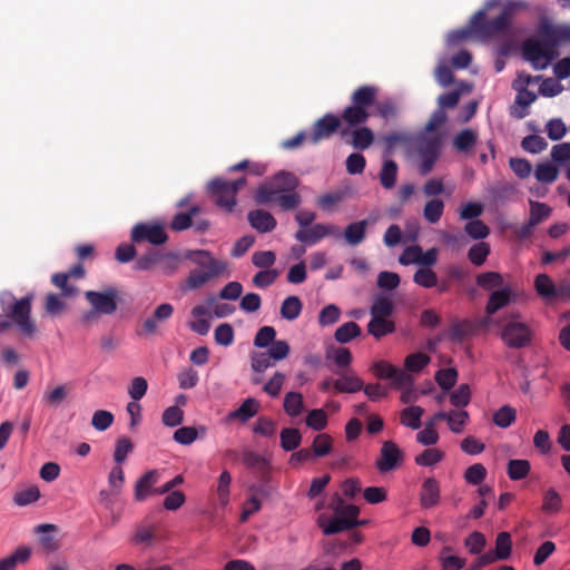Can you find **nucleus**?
<instances>
[{"label":"nucleus","mask_w":570,"mask_h":570,"mask_svg":"<svg viewBox=\"0 0 570 570\" xmlns=\"http://www.w3.org/2000/svg\"><path fill=\"white\" fill-rule=\"evenodd\" d=\"M436 258L438 250L435 248H431L423 253L420 246L413 245L404 249L399 261L402 265L420 264L430 266L436 262Z\"/></svg>","instance_id":"f8f14e48"},{"label":"nucleus","mask_w":570,"mask_h":570,"mask_svg":"<svg viewBox=\"0 0 570 570\" xmlns=\"http://www.w3.org/2000/svg\"><path fill=\"white\" fill-rule=\"evenodd\" d=\"M373 372L376 377L390 379L395 386H407L411 384V376L386 361L374 364Z\"/></svg>","instance_id":"ddd939ff"},{"label":"nucleus","mask_w":570,"mask_h":570,"mask_svg":"<svg viewBox=\"0 0 570 570\" xmlns=\"http://www.w3.org/2000/svg\"><path fill=\"white\" fill-rule=\"evenodd\" d=\"M534 288L537 293L546 298L552 299L557 296V289L552 279L546 274H539L534 279Z\"/></svg>","instance_id":"c756f323"},{"label":"nucleus","mask_w":570,"mask_h":570,"mask_svg":"<svg viewBox=\"0 0 570 570\" xmlns=\"http://www.w3.org/2000/svg\"><path fill=\"white\" fill-rule=\"evenodd\" d=\"M511 296L512 291L509 287H504L502 289L493 292L487 305L488 314H493L498 309L504 307L510 302Z\"/></svg>","instance_id":"cd10ccee"},{"label":"nucleus","mask_w":570,"mask_h":570,"mask_svg":"<svg viewBox=\"0 0 570 570\" xmlns=\"http://www.w3.org/2000/svg\"><path fill=\"white\" fill-rule=\"evenodd\" d=\"M414 282L422 287L431 288L436 285L438 278L431 268L422 267L414 274Z\"/></svg>","instance_id":"bf43d9fd"},{"label":"nucleus","mask_w":570,"mask_h":570,"mask_svg":"<svg viewBox=\"0 0 570 570\" xmlns=\"http://www.w3.org/2000/svg\"><path fill=\"white\" fill-rule=\"evenodd\" d=\"M297 185L293 174L282 171L258 187L255 200L259 204L275 203L283 209L295 208L299 204V196L295 193Z\"/></svg>","instance_id":"f257e3e1"},{"label":"nucleus","mask_w":570,"mask_h":570,"mask_svg":"<svg viewBox=\"0 0 570 570\" xmlns=\"http://www.w3.org/2000/svg\"><path fill=\"white\" fill-rule=\"evenodd\" d=\"M423 409L420 406H409L401 411L400 421L403 425L417 430L421 426Z\"/></svg>","instance_id":"c85d7f7f"},{"label":"nucleus","mask_w":570,"mask_h":570,"mask_svg":"<svg viewBox=\"0 0 570 570\" xmlns=\"http://www.w3.org/2000/svg\"><path fill=\"white\" fill-rule=\"evenodd\" d=\"M70 275L68 274H55L52 276V283L55 286L61 289L63 297H72L77 294V288L69 283Z\"/></svg>","instance_id":"13d9d810"},{"label":"nucleus","mask_w":570,"mask_h":570,"mask_svg":"<svg viewBox=\"0 0 570 570\" xmlns=\"http://www.w3.org/2000/svg\"><path fill=\"white\" fill-rule=\"evenodd\" d=\"M444 209V204L440 199H432L426 203L424 207V217L430 223H436L440 220Z\"/></svg>","instance_id":"6e6d98bb"},{"label":"nucleus","mask_w":570,"mask_h":570,"mask_svg":"<svg viewBox=\"0 0 570 570\" xmlns=\"http://www.w3.org/2000/svg\"><path fill=\"white\" fill-rule=\"evenodd\" d=\"M132 449L134 445L128 438L124 436L118 439L114 452V459L117 462V464L124 463L128 454L131 453Z\"/></svg>","instance_id":"680f3d73"},{"label":"nucleus","mask_w":570,"mask_h":570,"mask_svg":"<svg viewBox=\"0 0 570 570\" xmlns=\"http://www.w3.org/2000/svg\"><path fill=\"white\" fill-rule=\"evenodd\" d=\"M531 471V464L524 459H513L508 462L507 473L510 480L520 481L525 479Z\"/></svg>","instance_id":"b1692460"},{"label":"nucleus","mask_w":570,"mask_h":570,"mask_svg":"<svg viewBox=\"0 0 570 570\" xmlns=\"http://www.w3.org/2000/svg\"><path fill=\"white\" fill-rule=\"evenodd\" d=\"M450 548H443L440 554V563L443 570H461L465 566L463 558L449 554Z\"/></svg>","instance_id":"37998d69"},{"label":"nucleus","mask_w":570,"mask_h":570,"mask_svg":"<svg viewBox=\"0 0 570 570\" xmlns=\"http://www.w3.org/2000/svg\"><path fill=\"white\" fill-rule=\"evenodd\" d=\"M502 282V276L495 272L480 274L476 278L478 285L484 289H492L494 287L501 286Z\"/></svg>","instance_id":"338daca9"},{"label":"nucleus","mask_w":570,"mask_h":570,"mask_svg":"<svg viewBox=\"0 0 570 570\" xmlns=\"http://www.w3.org/2000/svg\"><path fill=\"white\" fill-rule=\"evenodd\" d=\"M561 498L553 489L548 490L543 495L542 510L546 513L552 514L560 510Z\"/></svg>","instance_id":"5fc2aeb1"},{"label":"nucleus","mask_w":570,"mask_h":570,"mask_svg":"<svg viewBox=\"0 0 570 570\" xmlns=\"http://www.w3.org/2000/svg\"><path fill=\"white\" fill-rule=\"evenodd\" d=\"M374 141V134L373 131L367 127H361L351 132V140L350 144L355 149H366L368 148Z\"/></svg>","instance_id":"393cba45"},{"label":"nucleus","mask_w":570,"mask_h":570,"mask_svg":"<svg viewBox=\"0 0 570 570\" xmlns=\"http://www.w3.org/2000/svg\"><path fill=\"white\" fill-rule=\"evenodd\" d=\"M468 421H469V414L466 411L454 410V411H450L448 425L452 432L461 433L464 430V426L466 425Z\"/></svg>","instance_id":"09e8293b"},{"label":"nucleus","mask_w":570,"mask_h":570,"mask_svg":"<svg viewBox=\"0 0 570 570\" xmlns=\"http://www.w3.org/2000/svg\"><path fill=\"white\" fill-rule=\"evenodd\" d=\"M493 552L500 560H507L512 552V540L508 532H500L495 539V547Z\"/></svg>","instance_id":"f704fd0d"},{"label":"nucleus","mask_w":570,"mask_h":570,"mask_svg":"<svg viewBox=\"0 0 570 570\" xmlns=\"http://www.w3.org/2000/svg\"><path fill=\"white\" fill-rule=\"evenodd\" d=\"M501 338L510 347H521L530 342L531 330L527 324L511 320L503 326Z\"/></svg>","instance_id":"6e6552de"},{"label":"nucleus","mask_w":570,"mask_h":570,"mask_svg":"<svg viewBox=\"0 0 570 570\" xmlns=\"http://www.w3.org/2000/svg\"><path fill=\"white\" fill-rule=\"evenodd\" d=\"M190 259L199 266L189 273L185 286L188 289H196L205 285L212 278L224 274L227 271V263L215 259L205 250L194 252Z\"/></svg>","instance_id":"7ed1b4c3"},{"label":"nucleus","mask_w":570,"mask_h":570,"mask_svg":"<svg viewBox=\"0 0 570 570\" xmlns=\"http://www.w3.org/2000/svg\"><path fill=\"white\" fill-rule=\"evenodd\" d=\"M31 313V297H23L16 301L11 306L8 316L19 327L21 333L26 336H32L36 333V326L30 320Z\"/></svg>","instance_id":"0eeeda50"},{"label":"nucleus","mask_w":570,"mask_h":570,"mask_svg":"<svg viewBox=\"0 0 570 570\" xmlns=\"http://www.w3.org/2000/svg\"><path fill=\"white\" fill-rule=\"evenodd\" d=\"M430 362V357L424 353H414L405 358L404 365L409 372H419Z\"/></svg>","instance_id":"e2e57ef3"},{"label":"nucleus","mask_w":570,"mask_h":570,"mask_svg":"<svg viewBox=\"0 0 570 570\" xmlns=\"http://www.w3.org/2000/svg\"><path fill=\"white\" fill-rule=\"evenodd\" d=\"M161 420L166 426H177L184 420V411L179 406H169L164 411Z\"/></svg>","instance_id":"774afa93"},{"label":"nucleus","mask_w":570,"mask_h":570,"mask_svg":"<svg viewBox=\"0 0 570 570\" xmlns=\"http://www.w3.org/2000/svg\"><path fill=\"white\" fill-rule=\"evenodd\" d=\"M517 419V411L510 405L500 407L493 414V422L495 425L505 429L509 428Z\"/></svg>","instance_id":"58836bf2"},{"label":"nucleus","mask_w":570,"mask_h":570,"mask_svg":"<svg viewBox=\"0 0 570 570\" xmlns=\"http://www.w3.org/2000/svg\"><path fill=\"white\" fill-rule=\"evenodd\" d=\"M370 114L366 109L352 102L342 114V119L350 126H357L367 120Z\"/></svg>","instance_id":"bb28decb"},{"label":"nucleus","mask_w":570,"mask_h":570,"mask_svg":"<svg viewBox=\"0 0 570 570\" xmlns=\"http://www.w3.org/2000/svg\"><path fill=\"white\" fill-rule=\"evenodd\" d=\"M244 185V178L233 181L216 179L210 183L209 189L215 204L225 212L230 213L236 205V194Z\"/></svg>","instance_id":"39448f33"},{"label":"nucleus","mask_w":570,"mask_h":570,"mask_svg":"<svg viewBox=\"0 0 570 570\" xmlns=\"http://www.w3.org/2000/svg\"><path fill=\"white\" fill-rule=\"evenodd\" d=\"M551 208L546 204L531 202L530 203V225L534 226L550 216Z\"/></svg>","instance_id":"8fccbe9b"},{"label":"nucleus","mask_w":570,"mask_h":570,"mask_svg":"<svg viewBox=\"0 0 570 570\" xmlns=\"http://www.w3.org/2000/svg\"><path fill=\"white\" fill-rule=\"evenodd\" d=\"M232 483V476L229 472L223 471L218 478L216 495L220 505L226 507L229 503V488Z\"/></svg>","instance_id":"e433bc0d"},{"label":"nucleus","mask_w":570,"mask_h":570,"mask_svg":"<svg viewBox=\"0 0 570 570\" xmlns=\"http://www.w3.org/2000/svg\"><path fill=\"white\" fill-rule=\"evenodd\" d=\"M487 469L481 463L470 465L464 472V480L472 485L481 484L487 478Z\"/></svg>","instance_id":"c03bdc74"},{"label":"nucleus","mask_w":570,"mask_h":570,"mask_svg":"<svg viewBox=\"0 0 570 570\" xmlns=\"http://www.w3.org/2000/svg\"><path fill=\"white\" fill-rule=\"evenodd\" d=\"M304 401L303 395L296 392H289L284 399V411L289 416H297L303 412Z\"/></svg>","instance_id":"72a5a7b5"},{"label":"nucleus","mask_w":570,"mask_h":570,"mask_svg":"<svg viewBox=\"0 0 570 570\" xmlns=\"http://www.w3.org/2000/svg\"><path fill=\"white\" fill-rule=\"evenodd\" d=\"M511 21V10L504 9L495 18L488 20L484 12L476 13L468 29L449 35V42L454 45L471 37L482 39L497 37L507 32Z\"/></svg>","instance_id":"f03ea898"},{"label":"nucleus","mask_w":570,"mask_h":570,"mask_svg":"<svg viewBox=\"0 0 570 570\" xmlns=\"http://www.w3.org/2000/svg\"><path fill=\"white\" fill-rule=\"evenodd\" d=\"M464 544L470 553L480 554L487 546V539L483 533L474 531L465 538Z\"/></svg>","instance_id":"49530a36"},{"label":"nucleus","mask_w":570,"mask_h":570,"mask_svg":"<svg viewBox=\"0 0 570 570\" xmlns=\"http://www.w3.org/2000/svg\"><path fill=\"white\" fill-rule=\"evenodd\" d=\"M114 422V415L109 411L99 410L92 415L91 424L98 431L107 430Z\"/></svg>","instance_id":"69168bd1"},{"label":"nucleus","mask_w":570,"mask_h":570,"mask_svg":"<svg viewBox=\"0 0 570 570\" xmlns=\"http://www.w3.org/2000/svg\"><path fill=\"white\" fill-rule=\"evenodd\" d=\"M40 498V490L37 485H29L18 491L14 495V502L19 505H27L36 502Z\"/></svg>","instance_id":"de8ad7c7"},{"label":"nucleus","mask_w":570,"mask_h":570,"mask_svg":"<svg viewBox=\"0 0 570 570\" xmlns=\"http://www.w3.org/2000/svg\"><path fill=\"white\" fill-rule=\"evenodd\" d=\"M445 458V452L439 448H429L415 458V463L421 466H432Z\"/></svg>","instance_id":"473e14b6"},{"label":"nucleus","mask_w":570,"mask_h":570,"mask_svg":"<svg viewBox=\"0 0 570 570\" xmlns=\"http://www.w3.org/2000/svg\"><path fill=\"white\" fill-rule=\"evenodd\" d=\"M366 226V220L348 225L344 233L346 242L351 245H356L361 243L365 236Z\"/></svg>","instance_id":"ea45409f"},{"label":"nucleus","mask_w":570,"mask_h":570,"mask_svg":"<svg viewBox=\"0 0 570 570\" xmlns=\"http://www.w3.org/2000/svg\"><path fill=\"white\" fill-rule=\"evenodd\" d=\"M341 309L335 304L323 307L318 314V324L322 327L333 325L340 320Z\"/></svg>","instance_id":"a18cd8bd"},{"label":"nucleus","mask_w":570,"mask_h":570,"mask_svg":"<svg viewBox=\"0 0 570 570\" xmlns=\"http://www.w3.org/2000/svg\"><path fill=\"white\" fill-rule=\"evenodd\" d=\"M305 423L314 431H323L328 424L327 413L323 409H315L307 413Z\"/></svg>","instance_id":"4c0bfd02"},{"label":"nucleus","mask_w":570,"mask_h":570,"mask_svg":"<svg viewBox=\"0 0 570 570\" xmlns=\"http://www.w3.org/2000/svg\"><path fill=\"white\" fill-rule=\"evenodd\" d=\"M376 96V87L362 86L353 92L352 102L367 110L375 102Z\"/></svg>","instance_id":"4be33fe9"},{"label":"nucleus","mask_w":570,"mask_h":570,"mask_svg":"<svg viewBox=\"0 0 570 570\" xmlns=\"http://www.w3.org/2000/svg\"><path fill=\"white\" fill-rule=\"evenodd\" d=\"M361 334L360 326L354 322L342 324L335 332V340L340 343H347Z\"/></svg>","instance_id":"a19ab883"},{"label":"nucleus","mask_w":570,"mask_h":570,"mask_svg":"<svg viewBox=\"0 0 570 570\" xmlns=\"http://www.w3.org/2000/svg\"><path fill=\"white\" fill-rule=\"evenodd\" d=\"M338 504L335 508L334 515L321 513L317 519L320 528L325 534H333L348 530L354 525L365 524V521H357L360 509L353 504H343L337 498Z\"/></svg>","instance_id":"20e7f679"},{"label":"nucleus","mask_w":570,"mask_h":570,"mask_svg":"<svg viewBox=\"0 0 570 570\" xmlns=\"http://www.w3.org/2000/svg\"><path fill=\"white\" fill-rule=\"evenodd\" d=\"M341 126V119L335 115H326L317 120L309 134V141L313 144L331 137Z\"/></svg>","instance_id":"4468645a"},{"label":"nucleus","mask_w":570,"mask_h":570,"mask_svg":"<svg viewBox=\"0 0 570 570\" xmlns=\"http://www.w3.org/2000/svg\"><path fill=\"white\" fill-rule=\"evenodd\" d=\"M401 458L399 448L393 442H385L382 446L377 466L381 471H389L395 466Z\"/></svg>","instance_id":"a211bd4d"},{"label":"nucleus","mask_w":570,"mask_h":570,"mask_svg":"<svg viewBox=\"0 0 570 570\" xmlns=\"http://www.w3.org/2000/svg\"><path fill=\"white\" fill-rule=\"evenodd\" d=\"M471 400V390L468 384H461L456 390H454L450 395V401L452 405L456 407L466 406Z\"/></svg>","instance_id":"603ef678"},{"label":"nucleus","mask_w":570,"mask_h":570,"mask_svg":"<svg viewBox=\"0 0 570 570\" xmlns=\"http://www.w3.org/2000/svg\"><path fill=\"white\" fill-rule=\"evenodd\" d=\"M397 167L392 160H385L381 170V183L385 188H392L395 184Z\"/></svg>","instance_id":"3c124183"},{"label":"nucleus","mask_w":570,"mask_h":570,"mask_svg":"<svg viewBox=\"0 0 570 570\" xmlns=\"http://www.w3.org/2000/svg\"><path fill=\"white\" fill-rule=\"evenodd\" d=\"M159 480V472L150 470L141 475L135 484V499L144 501L150 495L160 494L159 488H155Z\"/></svg>","instance_id":"2eb2a0df"},{"label":"nucleus","mask_w":570,"mask_h":570,"mask_svg":"<svg viewBox=\"0 0 570 570\" xmlns=\"http://www.w3.org/2000/svg\"><path fill=\"white\" fill-rule=\"evenodd\" d=\"M534 175L539 181L552 183L558 177V168L550 163L539 164Z\"/></svg>","instance_id":"864d4df0"},{"label":"nucleus","mask_w":570,"mask_h":570,"mask_svg":"<svg viewBox=\"0 0 570 570\" xmlns=\"http://www.w3.org/2000/svg\"><path fill=\"white\" fill-rule=\"evenodd\" d=\"M368 333L376 338H381L395 330L394 322L386 317L372 316L368 326Z\"/></svg>","instance_id":"5701e85b"},{"label":"nucleus","mask_w":570,"mask_h":570,"mask_svg":"<svg viewBox=\"0 0 570 570\" xmlns=\"http://www.w3.org/2000/svg\"><path fill=\"white\" fill-rule=\"evenodd\" d=\"M173 312H174V307L170 304H168V303L160 304L155 309L153 317L145 321L144 330L147 333L155 332V330L157 328V321L161 322V321L169 318L171 316Z\"/></svg>","instance_id":"a878e982"},{"label":"nucleus","mask_w":570,"mask_h":570,"mask_svg":"<svg viewBox=\"0 0 570 570\" xmlns=\"http://www.w3.org/2000/svg\"><path fill=\"white\" fill-rule=\"evenodd\" d=\"M302 441V435L297 429L287 428L281 432V445L285 451L296 449Z\"/></svg>","instance_id":"79ce46f5"},{"label":"nucleus","mask_w":570,"mask_h":570,"mask_svg":"<svg viewBox=\"0 0 570 570\" xmlns=\"http://www.w3.org/2000/svg\"><path fill=\"white\" fill-rule=\"evenodd\" d=\"M131 238L137 243L147 240L154 245H160L166 242L167 235L160 224H139L134 227Z\"/></svg>","instance_id":"1a4fd4ad"},{"label":"nucleus","mask_w":570,"mask_h":570,"mask_svg":"<svg viewBox=\"0 0 570 570\" xmlns=\"http://www.w3.org/2000/svg\"><path fill=\"white\" fill-rule=\"evenodd\" d=\"M30 556V548L26 546L19 547L8 557L0 559V570H14L18 564L27 562Z\"/></svg>","instance_id":"412c9836"},{"label":"nucleus","mask_w":570,"mask_h":570,"mask_svg":"<svg viewBox=\"0 0 570 570\" xmlns=\"http://www.w3.org/2000/svg\"><path fill=\"white\" fill-rule=\"evenodd\" d=\"M524 58L530 61L535 69L547 68L556 57V46L550 42H541L529 39L522 47Z\"/></svg>","instance_id":"423d86ee"},{"label":"nucleus","mask_w":570,"mask_h":570,"mask_svg":"<svg viewBox=\"0 0 570 570\" xmlns=\"http://www.w3.org/2000/svg\"><path fill=\"white\" fill-rule=\"evenodd\" d=\"M334 440L330 434H317L312 443L313 454L316 456H325L331 453Z\"/></svg>","instance_id":"c9c22d12"},{"label":"nucleus","mask_w":570,"mask_h":570,"mask_svg":"<svg viewBox=\"0 0 570 570\" xmlns=\"http://www.w3.org/2000/svg\"><path fill=\"white\" fill-rule=\"evenodd\" d=\"M336 393H356L364 387L362 379L352 371H346L333 382Z\"/></svg>","instance_id":"dca6fc26"},{"label":"nucleus","mask_w":570,"mask_h":570,"mask_svg":"<svg viewBox=\"0 0 570 570\" xmlns=\"http://www.w3.org/2000/svg\"><path fill=\"white\" fill-rule=\"evenodd\" d=\"M420 500L424 508H432L439 503L440 487L436 480L426 479L423 482Z\"/></svg>","instance_id":"6ab92c4d"},{"label":"nucleus","mask_w":570,"mask_h":570,"mask_svg":"<svg viewBox=\"0 0 570 570\" xmlns=\"http://www.w3.org/2000/svg\"><path fill=\"white\" fill-rule=\"evenodd\" d=\"M248 220L253 228L261 233H266L276 226L275 218L267 212L257 209L248 214Z\"/></svg>","instance_id":"aec40b11"},{"label":"nucleus","mask_w":570,"mask_h":570,"mask_svg":"<svg viewBox=\"0 0 570 570\" xmlns=\"http://www.w3.org/2000/svg\"><path fill=\"white\" fill-rule=\"evenodd\" d=\"M86 298L94 309L100 314H111L117 308V293L114 289L106 292L89 291L86 293Z\"/></svg>","instance_id":"9b49d317"},{"label":"nucleus","mask_w":570,"mask_h":570,"mask_svg":"<svg viewBox=\"0 0 570 570\" xmlns=\"http://www.w3.org/2000/svg\"><path fill=\"white\" fill-rule=\"evenodd\" d=\"M259 410V402L253 397L246 399L242 405L229 414L230 419H239L240 421H247L253 417Z\"/></svg>","instance_id":"2f4dec72"},{"label":"nucleus","mask_w":570,"mask_h":570,"mask_svg":"<svg viewBox=\"0 0 570 570\" xmlns=\"http://www.w3.org/2000/svg\"><path fill=\"white\" fill-rule=\"evenodd\" d=\"M416 440L423 445H433L439 441V433L433 422H426L422 431L416 434Z\"/></svg>","instance_id":"4d7b16f0"},{"label":"nucleus","mask_w":570,"mask_h":570,"mask_svg":"<svg viewBox=\"0 0 570 570\" xmlns=\"http://www.w3.org/2000/svg\"><path fill=\"white\" fill-rule=\"evenodd\" d=\"M490 248L487 243H478L469 250V259L472 264L480 266L489 255Z\"/></svg>","instance_id":"0e129e2a"},{"label":"nucleus","mask_w":570,"mask_h":570,"mask_svg":"<svg viewBox=\"0 0 570 570\" xmlns=\"http://www.w3.org/2000/svg\"><path fill=\"white\" fill-rule=\"evenodd\" d=\"M435 380L443 390L448 391L456 383L458 372L454 368L440 370L435 374Z\"/></svg>","instance_id":"052dcab7"},{"label":"nucleus","mask_w":570,"mask_h":570,"mask_svg":"<svg viewBox=\"0 0 570 570\" xmlns=\"http://www.w3.org/2000/svg\"><path fill=\"white\" fill-rule=\"evenodd\" d=\"M213 303L214 297H210L206 305H196L191 309L193 321L189 322V327L193 332L199 335H206L209 332Z\"/></svg>","instance_id":"9d476101"},{"label":"nucleus","mask_w":570,"mask_h":570,"mask_svg":"<svg viewBox=\"0 0 570 570\" xmlns=\"http://www.w3.org/2000/svg\"><path fill=\"white\" fill-rule=\"evenodd\" d=\"M303 308V304L297 296H288L281 306V315L287 321L296 320Z\"/></svg>","instance_id":"7c9ffc66"},{"label":"nucleus","mask_w":570,"mask_h":570,"mask_svg":"<svg viewBox=\"0 0 570 570\" xmlns=\"http://www.w3.org/2000/svg\"><path fill=\"white\" fill-rule=\"evenodd\" d=\"M335 228L330 225L317 224L311 228H303L296 233V238L305 243H316L321 238L332 235Z\"/></svg>","instance_id":"f3484780"}]
</instances>
